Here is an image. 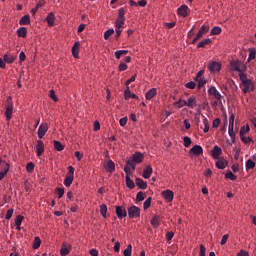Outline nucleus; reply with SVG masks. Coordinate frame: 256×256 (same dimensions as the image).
Masks as SVG:
<instances>
[{
    "label": "nucleus",
    "mask_w": 256,
    "mask_h": 256,
    "mask_svg": "<svg viewBox=\"0 0 256 256\" xmlns=\"http://www.w3.org/2000/svg\"><path fill=\"white\" fill-rule=\"evenodd\" d=\"M233 127H235V114L230 112V118H229V126H228V135L231 138V143L229 145H233L235 143V131L233 130Z\"/></svg>",
    "instance_id": "f257e3e1"
},
{
    "label": "nucleus",
    "mask_w": 256,
    "mask_h": 256,
    "mask_svg": "<svg viewBox=\"0 0 256 256\" xmlns=\"http://www.w3.org/2000/svg\"><path fill=\"white\" fill-rule=\"evenodd\" d=\"M73 179H75V168H73V166H69L68 173L66 174V178L64 180L65 187H71L73 184Z\"/></svg>",
    "instance_id": "f03ea898"
},
{
    "label": "nucleus",
    "mask_w": 256,
    "mask_h": 256,
    "mask_svg": "<svg viewBox=\"0 0 256 256\" xmlns=\"http://www.w3.org/2000/svg\"><path fill=\"white\" fill-rule=\"evenodd\" d=\"M5 117L7 121H11V117H13V98L11 96L7 98Z\"/></svg>",
    "instance_id": "7ed1b4c3"
},
{
    "label": "nucleus",
    "mask_w": 256,
    "mask_h": 256,
    "mask_svg": "<svg viewBox=\"0 0 256 256\" xmlns=\"http://www.w3.org/2000/svg\"><path fill=\"white\" fill-rule=\"evenodd\" d=\"M209 32V25H202L196 36L192 40V45H195L199 39L203 38V35Z\"/></svg>",
    "instance_id": "20e7f679"
},
{
    "label": "nucleus",
    "mask_w": 256,
    "mask_h": 256,
    "mask_svg": "<svg viewBox=\"0 0 256 256\" xmlns=\"http://www.w3.org/2000/svg\"><path fill=\"white\" fill-rule=\"evenodd\" d=\"M129 219H139L141 217V209L137 206H131L128 208Z\"/></svg>",
    "instance_id": "39448f33"
},
{
    "label": "nucleus",
    "mask_w": 256,
    "mask_h": 256,
    "mask_svg": "<svg viewBox=\"0 0 256 256\" xmlns=\"http://www.w3.org/2000/svg\"><path fill=\"white\" fill-rule=\"evenodd\" d=\"M9 173V163L0 159V181L5 179V175Z\"/></svg>",
    "instance_id": "423d86ee"
},
{
    "label": "nucleus",
    "mask_w": 256,
    "mask_h": 256,
    "mask_svg": "<svg viewBox=\"0 0 256 256\" xmlns=\"http://www.w3.org/2000/svg\"><path fill=\"white\" fill-rule=\"evenodd\" d=\"M208 95H212V97L216 98L219 101V103H222L221 99H223V96L215 86H212L208 89Z\"/></svg>",
    "instance_id": "0eeeda50"
},
{
    "label": "nucleus",
    "mask_w": 256,
    "mask_h": 256,
    "mask_svg": "<svg viewBox=\"0 0 256 256\" xmlns=\"http://www.w3.org/2000/svg\"><path fill=\"white\" fill-rule=\"evenodd\" d=\"M135 167H137V162H134L131 159H129L126 161L124 172L126 173V175H131V169L132 171H135Z\"/></svg>",
    "instance_id": "6e6552de"
},
{
    "label": "nucleus",
    "mask_w": 256,
    "mask_h": 256,
    "mask_svg": "<svg viewBox=\"0 0 256 256\" xmlns=\"http://www.w3.org/2000/svg\"><path fill=\"white\" fill-rule=\"evenodd\" d=\"M210 73H219L221 71V63L213 61L208 65Z\"/></svg>",
    "instance_id": "1a4fd4ad"
},
{
    "label": "nucleus",
    "mask_w": 256,
    "mask_h": 256,
    "mask_svg": "<svg viewBox=\"0 0 256 256\" xmlns=\"http://www.w3.org/2000/svg\"><path fill=\"white\" fill-rule=\"evenodd\" d=\"M47 131H49V125H47V123H42L38 128V138L43 139Z\"/></svg>",
    "instance_id": "9d476101"
},
{
    "label": "nucleus",
    "mask_w": 256,
    "mask_h": 256,
    "mask_svg": "<svg viewBox=\"0 0 256 256\" xmlns=\"http://www.w3.org/2000/svg\"><path fill=\"white\" fill-rule=\"evenodd\" d=\"M190 155H195V157H199V155H203V147L201 145H194L190 150H189Z\"/></svg>",
    "instance_id": "9b49d317"
},
{
    "label": "nucleus",
    "mask_w": 256,
    "mask_h": 256,
    "mask_svg": "<svg viewBox=\"0 0 256 256\" xmlns=\"http://www.w3.org/2000/svg\"><path fill=\"white\" fill-rule=\"evenodd\" d=\"M36 151H37V157H41V155L45 153V144L43 143L42 140H37Z\"/></svg>",
    "instance_id": "f8f14e48"
},
{
    "label": "nucleus",
    "mask_w": 256,
    "mask_h": 256,
    "mask_svg": "<svg viewBox=\"0 0 256 256\" xmlns=\"http://www.w3.org/2000/svg\"><path fill=\"white\" fill-rule=\"evenodd\" d=\"M162 197L163 199H165V201H167V203H171V201H173V191L171 190H164L162 191Z\"/></svg>",
    "instance_id": "ddd939ff"
},
{
    "label": "nucleus",
    "mask_w": 256,
    "mask_h": 256,
    "mask_svg": "<svg viewBox=\"0 0 256 256\" xmlns=\"http://www.w3.org/2000/svg\"><path fill=\"white\" fill-rule=\"evenodd\" d=\"M223 154V150L219 146H214L212 151H211V156L213 159H219L221 155Z\"/></svg>",
    "instance_id": "4468645a"
},
{
    "label": "nucleus",
    "mask_w": 256,
    "mask_h": 256,
    "mask_svg": "<svg viewBox=\"0 0 256 256\" xmlns=\"http://www.w3.org/2000/svg\"><path fill=\"white\" fill-rule=\"evenodd\" d=\"M116 215L118 219H124V217H127V210L122 206H116Z\"/></svg>",
    "instance_id": "2eb2a0df"
},
{
    "label": "nucleus",
    "mask_w": 256,
    "mask_h": 256,
    "mask_svg": "<svg viewBox=\"0 0 256 256\" xmlns=\"http://www.w3.org/2000/svg\"><path fill=\"white\" fill-rule=\"evenodd\" d=\"M144 155L141 152H135L132 155V158H130V160L134 161L135 163L139 164V163H143V159H144Z\"/></svg>",
    "instance_id": "dca6fc26"
},
{
    "label": "nucleus",
    "mask_w": 256,
    "mask_h": 256,
    "mask_svg": "<svg viewBox=\"0 0 256 256\" xmlns=\"http://www.w3.org/2000/svg\"><path fill=\"white\" fill-rule=\"evenodd\" d=\"M186 107H189V109H195V107H197V98H195V96H190L186 101Z\"/></svg>",
    "instance_id": "f3484780"
},
{
    "label": "nucleus",
    "mask_w": 256,
    "mask_h": 256,
    "mask_svg": "<svg viewBox=\"0 0 256 256\" xmlns=\"http://www.w3.org/2000/svg\"><path fill=\"white\" fill-rule=\"evenodd\" d=\"M104 168L107 173H113L115 171V162H113V160H108L104 165Z\"/></svg>",
    "instance_id": "a211bd4d"
},
{
    "label": "nucleus",
    "mask_w": 256,
    "mask_h": 256,
    "mask_svg": "<svg viewBox=\"0 0 256 256\" xmlns=\"http://www.w3.org/2000/svg\"><path fill=\"white\" fill-rule=\"evenodd\" d=\"M153 175V167L151 165L146 166V168L143 170L142 177L144 179H149Z\"/></svg>",
    "instance_id": "6ab92c4d"
},
{
    "label": "nucleus",
    "mask_w": 256,
    "mask_h": 256,
    "mask_svg": "<svg viewBox=\"0 0 256 256\" xmlns=\"http://www.w3.org/2000/svg\"><path fill=\"white\" fill-rule=\"evenodd\" d=\"M243 93H249V91H254L255 88L253 87V82L251 80H248V82H244L243 84Z\"/></svg>",
    "instance_id": "aec40b11"
},
{
    "label": "nucleus",
    "mask_w": 256,
    "mask_h": 256,
    "mask_svg": "<svg viewBox=\"0 0 256 256\" xmlns=\"http://www.w3.org/2000/svg\"><path fill=\"white\" fill-rule=\"evenodd\" d=\"M79 47H81V43L75 42L72 47V55L75 59H79Z\"/></svg>",
    "instance_id": "412c9836"
},
{
    "label": "nucleus",
    "mask_w": 256,
    "mask_h": 256,
    "mask_svg": "<svg viewBox=\"0 0 256 256\" xmlns=\"http://www.w3.org/2000/svg\"><path fill=\"white\" fill-rule=\"evenodd\" d=\"M151 225L152 227H154L155 229H157L161 223V216L159 215H155L152 220H151Z\"/></svg>",
    "instance_id": "4be33fe9"
},
{
    "label": "nucleus",
    "mask_w": 256,
    "mask_h": 256,
    "mask_svg": "<svg viewBox=\"0 0 256 256\" xmlns=\"http://www.w3.org/2000/svg\"><path fill=\"white\" fill-rule=\"evenodd\" d=\"M46 22L48 23L49 27H53V25H55V14H53V12H50L47 15Z\"/></svg>",
    "instance_id": "5701e85b"
},
{
    "label": "nucleus",
    "mask_w": 256,
    "mask_h": 256,
    "mask_svg": "<svg viewBox=\"0 0 256 256\" xmlns=\"http://www.w3.org/2000/svg\"><path fill=\"white\" fill-rule=\"evenodd\" d=\"M189 7L187 5H182L181 7L178 8L177 13L181 17H187V11Z\"/></svg>",
    "instance_id": "b1692460"
},
{
    "label": "nucleus",
    "mask_w": 256,
    "mask_h": 256,
    "mask_svg": "<svg viewBox=\"0 0 256 256\" xmlns=\"http://www.w3.org/2000/svg\"><path fill=\"white\" fill-rule=\"evenodd\" d=\"M157 95V89L156 88H151L148 92H146V99L150 101V99H153Z\"/></svg>",
    "instance_id": "393cba45"
},
{
    "label": "nucleus",
    "mask_w": 256,
    "mask_h": 256,
    "mask_svg": "<svg viewBox=\"0 0 256 256\" xmlns=\"http://www.w3.org/2000/svg\"><path fill=\"white\" fill-rule=\"evenodd\" d=\"M136 185L137 187H139L140 189H147V182H145L143 179L141 178H136Z\"/></svg>",
    "instance_id": "a878e982"
},
{
    "label": "nucleus",
    "mask_w": 256,
    "mask_h": 256,
    "mask_svg": "<svg viewBox=\"0 0 256 256\" xmlns=\"http://www.w3.org/2000/svg\"><path fill=\"white\" fill-rule=\"evenodd\" d=\"M30 24H31V17H29V15H24L19 21V25H30Z\"/></svg>",
    "instance_id": "bb28decb"
},
{
    "label": "nucleus",
    "mask_w": 256,
    "mask_h": 256,
    "mask_svg": "<svg viewBox=\"0 0 256 256\" xmlns=\"http://www.w3.org/2000/svg\"><path fill=\"white\" fill-rule=\"evenodd\" d=\"M125 179H126V186L128 187V189H135V182L131 180V177H129V174H126Z\"/></svg>",
    "instance_id": "cd10ccee"
},
{
    "label": "nucleus",
    "mask_w": 256,
    "mask_h": 256,
    "mask_svg": "<svg viewBox=\"0 0 256 256\" xmlns=\"http://www.w3.org/2000/svg\"><path fill=\"white\" fill-rule=\"evenodd\" d=\"M16 33H17L18 37L25 38V37H27V28L26 27H20L17 30Z\"/></svg>",
    "instance_id": "c85d7f7f"
},
{
    "label": "nucleus",
    "mask_w": 256,
    "mask_h": 256,
    "mask_svg": "<svg viewBox=\"0 0 256 256\" xmlns=\"http://www.w3.org/2000/svg\"><path fill=\"white\" fill-rule=\"evenodd\" d=\"M129 53V50H118L114 53L116 59H121V57L127 55Z\"/></svg>",
    "instance_id": "c756f323"
},
{
    "label": "nucleus",
    "mask_w": 256,
    "mask_h": 256,
    "mask_svg": "<svg viewBox=\"0 0 256 256\" xmlns=\"http://www.w3.org/2000/svg\"><path fill=\"white\" fill-rule=\"evenodd\" d=\"M125 25V19L123 18H117L115 21V27L116 29H121Z\"/></svg>",
    "instance_id": "7c9ffc66"
},
{
    "label": "nucleus",
    "mask_w": 256,
    "mask_h": 256,
    "mask_svg": "<svg viewBox=\"0 0 256 256\" xmlns=\"http://www.w3.org/2000/svg\"><path fill=\"white\" fill-rule=\"evenodd\" d=\"M53 144H54V149L56 151H63V149H65V146H63V144L57 140H54Z\"/></svg>",
    "instance_id": "2f4dec72"
},
{
    "label": "nucleus",
    "mask_w": 256,
    "mask_h": 256,
    "mask_svg": "<svg viewBox=\"0 0 256 256\" xmlns=\"http://www.w3.org/2000/svg\"><path fill=\"white\" fill-rule=\"evenodd\" d=\"M32 247L33 249H39L41 247V238H39V236L34 238Z\"/></svg>",
    "instance_id": "473e14b6"
},
{
    "label": "nucleus",
    "mask_w": 256,
    "mask_h": 256,
    "mask_svg": "<svg viewBox=\"0 0 256 256\" xmlns=\"http://www.w3.org/2000/svg\"><path fill=\"white\" fill-rule=\"evenodd\" d=\"M225 179H230V181H237V177L235 176V174H233V172H231V170H228L226 172Z\"/></svg>",
    "instance_id": "72a5a7b5"
},
{
    "label": "nucleus",
    "mask_w": 256,
    "mask_h": 256,
    "mask_svg": "<svg viewBox=\"0 0 256 256\" xmlns=\"http://www.w3.org/2000/svg\"><path fill=\"white\" fill-rule=\"evenodd\" d=\"M249 131H251V128L249 127V125H247L246 127L245 126L241 127L239 132L240 137L245 136V134L249 133Z\"/></svg>",
    "instance_id": "f704fd0d"
},
{
    "label": "nucleus",
    "mask_w": 256,
    "mask_h": 256,
    "mask_svg": "<svg viewBox=\"0 0 256 256\" xmlns=\"http://www.w3.org/2000/svg\"><path fill=\"white\" fill-rule=\"evenodd\" d=\"M100 215H102V217H104V219H107V205L102 204L100 206Z\"/></svg>",
    "instance_id": "c9c22d12"
},
{
    "label": "nucleus",
    "mask_w": 256,
    "mask_h": 256,
    "mask_svg": "<svg viewBox=\"0 0 256 256\" xmlns=\"http://www.w3.org/2000/svg\"><path fill=\"white\" fill-rule=\"evenodd\" d=\"M209 44H211V39L206 38L203 41L199 42L197 47L199 49V48H203V47H205L206 45H209Z\"/></svg>",
    "instance_id": "e433bc0d"
},
{
    "label": "nucleus",
    "mask_w": 256,
    "mask_h": 256,
    "mask_svg": "<svg viewBox=\"0 0 256 256\" xmlns=\"http://www.w3.org/2000/svg\"><path fill=\"white\" fill-rule=\"evenodd\" d=\"M113 33H115L114 29H108L104 32V39L105 41H109V38L111 37V35H113Z\"/></svg>",
    "instance_id": "4c0bfd02"
},
{
    "label": "nucleus",
    "mask_w": 256,
    "mask_h": 256,
    "mask_svg": "<svg viewBox=\"0 0 256 256\" xmlns=\"http://www.w3.org/2000/svg\"><path fill=\"white\" fill-rule=\"evenodd\" d=\"M3 57H4V61L6 63H13L15 61V56H13V55L5 54Z\"/></svg>",
    "instance_id": "58836bf2"
},
{
    "label": "nucleus",
    "mask_w": 256,
    "mask_h": 256,
    "mask_svg": "<svg viewBox=\"0 0 256 256\" xmlns=\"http://www.w3.org/2000/svg\"><path fill=\"white\" fill-rule=\"evenodd\" d=\"M249 169H255V162L251 159L246 162V171H249Z\"/></svg>",
    "instance_id": "ea45409f"
},
{
    "label": "nucleus",
    "mask_w": 256,
    "mask_h": 256,
    "mask_svg": "<svg viewBox=\"0 0 256 256\" xmlns=\"http://www.w3.org/2000/svg\"><path fill=\"white\" fill-rule=\"evenodd\" d=\"M203 125H204L203 132L204 133H209V120L205 117L203 119Z\"/></svg>",
    "instance_id": "a19ab883"
},
{
    "label": "nucleus",
    "mask_w": 256,
    "mask_h": 256,
    "mask_svg": "<svg viewBox=\"0 0 256 256\" xmlns=\"http://www.w3.org/2000/svg\"><path fill=\"white\" fill-rule=\"evenodd\" d=\"M55 191H56V193L58 195V199L63 198V196L65 195V189H63L61 187L56 188Z\"/></svg>",
    "instance_id": "79ce46f5"
},
{
    "label": "nucleus",
    "mask_w": 256,
    "mask_h": 256,
    "mask_svg": "<svg viewBox=\"0 0 256 256\" xmlns=\"http://www.w3.org/2000/svg\"><path fill=\"white\" fill-rule=\"evenodd\" d=\"M175 105L178 109H181V107H187V101L186 100H178Z\"/></svg>",
    "instance_id": "37998d69"
},
{
    "label": "nucleus",
    "mask_w": 256,
    "mask_h": 256,
    "mask_svg": "<svg viewBox=\"0 0 256 256\" xmlns=\"http://www.w3.org/2000/svg\"><path fill=\"white\" fill-rule=\"evenodd\" d=\"M26 171L28 173H33V171H35V164H33V162H29L27 165H26Z\"/></svg>",
    "instance_id": "c03bdc74"
},
{
    "label": "nucleus",
    "mask_w": 256,
    "mask_h": 256,
    "mask_svg": "<svg viewBox=\"0 0 256 256\" xmlns=\"http://www.w3.org/2000/svg\"><path fill=\"white\" fill-rule=\"evenodd\" d=\"M196 81L198 82V89H202V87H204L207 83V80H205L204 78L196 79Z\"/></svg>",
    "instance_id": "a18cd8bd"
},
{
    "label": "nucleus",
    "mask_w": 256,
    "mask_h": 256,
    "mask_svg": "<svg viewBox=\"0 0 256 256\" xmlns=\"http://www.w3.org/2000/svg\"><path fill=\"white\" fill-rule=\"evenodd\" d=\"M24 217L21 215H18L15 219V226L16 227H21V223H23Z\"/></svg>",
    "instance_id": "49530a36"
},
{
    "label": "nucleus",
    "mask_w": 256,
    "mask_h": 256,
    "mask_svg": "<svg viewBox=\"0 0 256 256\" xmlns=\"http://www.w3.org/2000/svg\"><path fill=\"white\" fill-rule=\"evenodd\" d=\"M239 77H240V81L242 84L246 83L248 81H251V80L247 79V75L245 73H243V71L240 72Z\"/></svg>",
    "instance_id": "de8ad7c7"
},
{
    "label": "nucleus",
    "mask_w": 256,
    "mask_h": 256,
    "mask_svg": "<svg viewBox=\"0 0 256 256\" xmlns=\"http://www.w3.org/2000/svg\"><path fill=\"white\" fill-rule=\"evenodd\" d=\"M183 141H184V147H191V138H189V136H184L183 137Z\"/></svg>",
    "instance_id": "09e8293b"
},
{
    "label": "nucleus",
    "mask_w": 256,
    "mask_h": 256,
    "mask_svg": "<svg viewBox=\"0 0 256 256\" xmlns=\"http://www.w3.org/2000/svg\"><path fill=\"white\" fill-rule=\"evenodd\" d=\"M221 33V27L216 26L210 31V35H219Z\"/></svg>",
    "instance_id": "8fccbe9b"
},
{
    "label": "nucleus",
    "mask_w": 256,
    "mask_h": 256,
    "mask_svg": "<svg viewBox=\"0 0 256 256\" xmlns=\"http://www.w3.org/2000/svg\"><path fill=\"white\" fill-rule=\"evenodd\" d=\"M132 249H133V246H131V244H129L127 246V248L124 250L123 255L124 256H131Z\"/></svg>",
    "instance_id": "3c124183"
},
{
    "label": "nucleus",
    "mask_w": 256,
    "mask_h": 256,
    "mask_svg": "<svg viewBox=\"0 0 256 256\" xmlns=\"http://www.w3.org/2000/svg\"><path fill=\"white\" fill-rule=\"evenodd\" d=\"M69 253H71V250L69 248H67V247H63L60 250V254L62 256H67V255H69Z\"/></svg>",
    "instance_id": "603ef678"
},
{
    "label": "nucleus",
    "mask_w": 256,
    "mask_h": 256,
    "mask_svg": "<svg viewBox=\"0 0 256 256\" xmlns=\"http://www.w3.org/2000/svg\"><path fill=\"white\" fill-rule=\"evenodd\" d=\"M49 97H50V99H53L55 101V103H57L59 101V98H57V95H55V90H50Z\"/></svg>",
    "instance_id": "864d4df0"
},
{
    "label": "nucleus",
    "mask_w": 256,
    "mask_h": 256,
    "mask_svg": "<svg viewBox=\"0 0 256 256\" xmlns=\"http://www.w3.org/2000/svg\"><path fill=\"white\" fill-rule=\"evenodd\" d=\"M255 57H256L255 49H250V53H249V57H248V62L249 61H253V59H255Z\"/></svg>",
    "instance_id": "5fc2aeb1"
},
{
    "label": "nucleus",
    "mask_w": 256,
    "mask_h": 256,
    "mask_svg": "<svg viewBox=\"0 0 256 256\" xmlns=\"http://www.w3.org/2000/svg\"><path fill=\"white\" fill-rule=\"evenodd\" d=\"M131 95H132L131 90L129 89V87H127V89L124 92V99H126V101L131 99Z\"/></svg>",
    "instance_id": "6e6d98bb"
},
{
    "label": "nucleus",
    "mask_w": 256,
    "mask_h": 256,
    "mask_svg": "<svg viewBox=\"0 0 256 256\" xmlns=\"http://www.w3.org/2000/svg\"><path fill=\"white\" fill-rule=\"evenodd\" d=\"M143 207L145 210H147V209H149V207H151V197H149L145 200Z\"/></svg>",
    "instance_id": "4d7b16f0"
},
{
    "label": "nucleus",
    "mask_w": 256,
    "mask_h": 256,
    "mask_svg": "<svg viewBox=\"0 0 256 256\" xmlns=\"http://www.w3.org/2000/svg\"><path fill=\"white\" fill-rule=\"evenodd\" d=\"M217 169H225V162L223 160H218L216 162Z\"/></svg>",
    "instance_id": "13d9d810"
},
{
    "label": "nucleus",
    "mask_w": 256,
    "mask_h": 256,
    "mask_svg": "<svg viewBox=\"0 0 256 256\" xmlns=\"http://www.w3.org/2000/svg\"><path fill=\"white\" fill-rule=\"evenodd\" d=\"M185 87H186L187 89H195V88L197 87V83H195V82H193V81H190V82H188V83L185 85Z\"/></svg>",
    "instance_id": "bf43d9fd"
},
{
    "label": "nucleus",
    "mask_w": 256,
    "mask_h": 256,
    "mask_svg": "<svg viewBox=\"0 0 256 256\" xmlns=\"http://www.w3.org/2000/svg\"><path fill=\"white\" fill-rule=\"evenodd\" d=\"M118 19H125V8H120L118 11Z\"/></svg>",
    "instance_id": "052dcab7"
},
{
    "label": "nucleus",
    "mask_w": 256,
    "mask_h": 256,
    "mask_svg": "<svg viewBox=\"0 0 256 256\" xmlns=\"http://www.w3.org/2000/svg\"><path fill=\"white\" fill-rule=\"evenodd\" d=\"M145 200V196L143 194L142 191L138 192L136 195V201H144Z\"/></svg>",
    "instance_id": "680f3d73"
},
{
    "label": "nucleus",
    "mask_w": 256,
    "mask_h": 256,
    "mask_svg": "<svg viewBox=\"0 0 256 256\" xmlns=\"http://www.w3.org/2000/svg\"><path fill=\"white\" fill-rule=\"evenodd\" d=\"M219 125H221V119H219V118L214 119V121L212 123V127L214 129H217V127H219Z\"/></svg>",
    "instance_id": "e2e57ef3"
},
{
    "label": "nucleus",
    "mask_w": 256,
    "mask_h": 256,
    "mask_svg": "<svg viewBox=\"0 0 256 256\" xmlns=\"http://www.w3.org/2000/svg\"><path fill=\"white\" fill-rule=\"evenodd\" d=\"M13 208H11V209H9L8 211H7V213H6V216H5V219L7 220V221H9V219H11V217H13Z\"/></svg>",
    "instance_id": "0e129e2a"
},
{
    "label": "nucleus",
    "mask_w": 256,
    "mask_h": 256,
    "mask_svg": "<svg viewBox=\"0 0 256 256\" xmlns=\"http://www.w3.org/2000/svg\"><path fill=\"white\" fill-rule=\"evenodd\" d=\"M241 141H243V143H251V141H253V139H251V137H245V136H240Z\"/></svg>",
    "instance_id": "69168bd1"
},
{
    "label": "nucleus",
    "mask_w": 256,
    "mask_h": 256,
    "mask_svg": "<svg viewBox=\"0 0 256 256\" xmlns=\"http://www.w3.org/2000/svg\"><path fill=\"white\" fill-rule=\"evenodd\" d=\"M206 248L205 245H200V256H205Z\"/></svg>",
    "instance_id": "338daca9"
},
{
    "label": "nucleus",
    "mask_w": 256,
    "mask_h": 256,
    "mask_svg": "<svg viewBox=\"0 0 256 256\" xmlns=\"http://www.w3.org/2000/svg\"><path fill=\"white\" fill-rule=\"evenodd\" d=\"M237 256H249V252L245 250H240Z\"/></svg>",
    "instance_id": "774afa93"
}]
</instances>
